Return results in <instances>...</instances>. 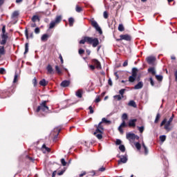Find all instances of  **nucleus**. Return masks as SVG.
Masks as SVG:
<instances>
[{
    "label": "nucleus",
    "mask_w": 177,
    "mask_h": 177,
    "mask_svg": "<svg viewBox=\"0 0 177 177\" xmlns=\"http://www.w3.org/2000/svg\"><path fill=\"white\" fill-rule=\"evenodd\" d=\"M86 42L89 45H93V48H96L99 45V39L91 37H84V39L80 41L79 44L84 45Z\"/></svg>",
    "instance_id": "obj_1"
},
{
    "label": "nucleus",
    "mask_w": 177,
    "mask_h": 177,
    "mask_svg": "<svg viewBox=\"0 0 177 177\" xmlns=\"http://www.w3.org/2000/svg\"><path fill=\"white\" fill-rule=\"evenodd\" d=\"M46 103H48V101L46 100L41 102L39 106H37V109L36 110L37 113H39V111L48 113V111H49V107L46 106Z\"/></svg>",
    "instance_id": "obj_2"
},
{
    "label": "nucleus",
    "mask_w": 177,
    "mask_h": 177,
    "mask_svg": "<svg viewBox=\"0 0 177 177\" xmlns=\"http://www.w3.org/2000/svg\"><path fill=\"white\" fill-rule=\"evenodd\" d=\"M90 21L92 27H93L96 30V31H97V32H99V34L102 35V34H103V31L102 30V28L99 26V24H97V22L93 19H91Z\"/></svg>",
    "instance_id": "obj_3"
},
{
    "label": "nucleus",
    "mask_w": 177,
    "mask_h": 177,
    "mask_svg": "<svg viewBox=\"0 0 177 177\" xmlns=\"http://www.w3.org/2000/svg\"><path fill=\"white\" fill-rule=\"evenodd\" d=\"M117 158H120L119 160H118V165H121V164H127L128 161V156L127 155L121 156L118 154L117 155Z\"/></svg>",
    "instance_id": "obj_4"
},
{
    "label": "nucleus",
    "mask_w": 177,
    "mask_h": 177,
    "mask_svg": "<svg viewBox=\"0 0 177 177\" xmlns=\"http://www.w3.org/2000/svg\"><path fill=\"white\" fill-rule=\"evenodd\" d=\"M95 131L93 133V135H96L97 133H103V131H104V128L103 125H102V122H100L97 125H95Z\"/></svg>",
    "instance_id": "obj_5"
},
{
    "label": "nucleus",
    "mask_w": 177,
    "mask_h": 177,
    "mask_svg": "<svg viewBox=\"0 0 177 177\" xmlns=\"http://www.w3.org/2000/svg\"><path fill=\"white\" fill-rule=\"evenodd\" d=\"M174 117H175V115L174 114H172L171 117L169 119V120L165 125L164 129L167 131H171V128H169V126L171 125V122H172V121H174Z\"/></svg>",
    "instance_id": "obj_6"
},
{
    "label": "nucleus",
    "mask_w": 177,
    "mask_h": 177,
    "mask_svg": "<svg viewBox=\"0 0 177 177\" xmlns=\"http://www.w3.org/2000/svg\"><path fill=\"white\" fill-rule=\"evenodd\" d=\"M131 38L129 35H120V39H118V41H131Z\"/></svg>",
    "instance_id": "obj_7"
},
{
    "label": "nucleus",
    "mask_w": 177,
    "mask_h": 177,
    "mask_svg": "<svg viewBox=\"0 0 177 177\" xmlns=\"http://www.w3.org/2000/svg\"><path fill=\"white\" fill-rule=\"evenodd\" d=\"M126 138L129 142H133L135 140V133H127Z\"/></svg>",
    "instance_id": "obj_8"
},
{
    "label": "nucleus",
    "mask_w": 177,
    "mask_h": 177,
    "mask_svg": "<svg viewBox=\"0 0 177 177\" xmlns=\"http://www.w3.org/2000/svg\"><path fill=\"white\" fill-rule=\"evenodd\" d=\"M92 63L95 66L97 70H102V64H100V62H99V60L95 59H92Z\"/></svg>",
    "instance_id": "obj_9"
},
{
    "label": "nucleus",
    "mask_w": 177,
    "mask_h": 177,
    "mask_svg": "<svg viewBox=\"0 0 177 177\" xmlns=\"http://www.w3.org/2000/svg\"><path fill=\"white\" fill-rule=\"evenodd\" d=\"M8 33H4L1 35V45H5L6 44V41H8Z\"/></svg>",
    "instance_id": "obj_10"
},
{
    "label": "nucleus",
    "mask_w": 177,
    "mask_h": 177,
    "mask_svg": "<svg viewBox=\"0 0 177 177\" xmlns=\"http://www.w3.org/2000/svg\"><path fill=\"white\" fill-rule=\"evenodd\" d=\"M148 64H154L156 62V57L149 56L146 58Z\"/></svg>",
    "instance_id": "obj_11"
},
{
    "label": "nucleus",
    "mask_w": 177,
    "mask_h": 177,
    "mask_svg": "<svg viewBox=\"0 0 177 177\" xmlns=\"http://www.w3.org/2000/svg\"><path fill=\"white\" fill-rule=\"evenodd\" d=\"M136 121H138L137 119H132L129 121V127H136Z\"/></svg>",
    "instance_id": "obj_12"
},
{
    "label": "nucleus",
    "mask_w": 177,
    "mask_h": 177,
    "mask_svg": "<svg viewBox=\"0 0 177 177\" xmlns=\"http://www.w3.org/2000/svg\"><path fill=\"white\" fill-rule=\"evenodd\" d=\"M70 85V80H64L61 82L62 88H67Z\"/></svg>",
    "instance_id": "obj_13"
},
{
    "label": "nucleus",
    "mask_w": 177,
    "mask_h": 177,
    "mask_svg": "<svg viewBox=\"0 0 177 177\" xmlns=\"http://www.w3.org/2000/svg\"><path fill=\"white\" fill-rule=\"evenodd\" d=\"M50 35L44 34L41 37V41L45 42L46 41L47 39H48V38H50Z\"/></svg>",
    "instance_id": "obj_14"
},
{
    "label": "nucleus",
    "mask_w": 177,
    "mask_h": 177,
    "mask_svg": "<svg viewBox=\"0 0 177 177\" xmlns=\"http://www.w3.org/2000/svg\"><path fill=\"white\" fill-rule=\"evenodd\" d=\"M143 88V82H139L135 86L134 89H142Z\"/></svg>",
    "instance_id": "obj_15"
},
{
    "label": "nucleus",
    "mask_w": 177,
    "mask_h": 177,
    "mask_svg": "<svg viewBox=\"0 0 177 177\" xmlns=\"http://www.w3.org/2000/svg\"><path fill=\"white\" fill-rule=\"evenodd\" d=\"M46 70H47L48 74H54L53 68H52V66L48 65L46 67Z\"/></svg>",
    "instance_id": "obj_16"
},
{
    "label": "nucleus",
    "mask_w": 177,
    "mask_h": 177,
    "mask_svg": "<svg viewBox=\"0 0 177 177\" xmlns=\"http://www.w3.org/2000/svg\"><path fill=\"white\" fill-rule=\"evenodd\" d=\"M100 122H101V125L102 124H111V121L106 120V118H103L102 119V121Z\"/></svg>",
    "instance_id": "obj_17"
},
{
    "label": "nucleus",
    "mask_w": 177,
    "mask_h": 177,
    "mask_svg": "<svg viewBox=\"0 0 177 177\" xmlns=\"http://www.w3.org/2000/svg\"><path fill=\"white\" fill-rule=\"evenodd\" d=\"M148 73H151L152 75H156V69L154 68V67L149 68Z\"/></svg>",
    "instance_id": "obj_18"
},
{
    "label": "nucleus",
    "mask_w": 177,
    "mask_h": 177,
    "mask_svg": "<svg viewBox=\"0 0 177 177\" xmlns=\"http://www.w3.org/2000/svg\"><path fill=\"white\" fill-rule=\"evenodd\" d=\"M142 147L145 150V156H147L149 154V149H147V147H146V145H145V142H142Z\"/></svg>",
    "instance_id": "obj_19"
},
{
    "label": "nucleus",
    "mask_w": 177,
    "mask_h": 177,
    "mask_svg": "<svg viewBox=\"0 0 177 177\" xmlns=\"http://www.w3.org/2000/svg\"><path fill=\"white\" fill-rule=\"evenodd\" d=\"M32 21L33 23H36L37 21H39V17H38V15H34L32 17Z\"/></svg>",
    "instance_id": "obj_20"
},
{
    "label": "nucleus",
    "mask_w": 177,
    "mask_h": 177,
    "mask_svg": "<svg viewBox=\"0 0 177 177\" xmlns=\"http://www.w3.org/2000/svg\"><path fill=\"white\" fill-rule=\"evenodd\" d=\"M136 75H131L130 77H129V82H135V80H136Z\"/></svg>",
    "instance_id": "obj_21"
},
{
    "label": "nucleus",
    "mask_w": 177,
    "mask_h": 177,
    "mask_svg": "<svg viewBox=\"0 0 177 177\" xmlns=\"http://www.w3.org/2000/svg\"><path fill=\"white\" fill-rule=\"evenodd\" d=\"M128 106H130L131 107L136 108V102H135V101L133 100H131L129 101Z\"/></svg>",
    "instance_id": "obj_22"
},
{
    "label": "nucleus",
    "mask_w": 177,
    "mask_h": 177,
    "mask_svg": "<svg viewBox=\"0 0 177 177\" xmlns=\"http://www.w3.org/2000/svg\"><path fill=\"white\" fill-rule=\"evenodd\" d=\"M19 17V11H14L12 14V19H17Z\"/></svg>",
    "instance_id": "obj_23"
},
{
    "label": "nucleus",
    "mask_w": 177,
    "mask_h": 177,
    "mask_svg": "<svg viewBox=\"0 0 177 177\" xmlns=\"http://www.w3.org/2000/svg\"><path fill=\"white\" fill-rule=\"evenodd\" d=\"M76 96L81 99V97H82V90H77L76 92Z\"/></svg>",
    "instance_id": "obj_24"
},
{
    "label": "nucleus",
    "mask_w": 177,
    "mask_h": 177,
    "mask_svg": "<svg viewBox=\"0 0 177 177\" xmlns=\"http://www.w3.org/2000/svg\"><path fill=\"white\" fill-rule=\"evenodd\" d=\"M68 23H69L70 27H73V26H74V18L70 17L68 19Z\"/></svg>",
    "instance_id": "obj_25"
},
{
    "label": "nucleus",
    "mask_w": 177,
    "mask_h": 177,
    "mask_svg": "<svg viewBox=\"0 0 177 177\" xmlns=\"http://www.w3.org/2000/svg\"><path fill=\"white\" fill-rule=\"evenodd\" d=\"M54 21H55L57 24L60 23V21H62V15L56 17L55 20Z\"/></svg>",
    "instance_id": "obj_26"
},
{
    "label": "nucleus",
    "mask_w": 177,
    "mask_h": 177,
    "mask_svg": "<svg viewBox=\"0 0 177 177\" xmlns=\"http://www.w3.org/2000/svg\"><path fill=\"white\" fill-rule=\"evenodd\" d=\"M134 145H135L137 150H140V149H142V145H140V143L139 142H135Z\"/></svg>",
    "instance_id": "obj_27"
},
{
    "label": "nucleus",
    "mask_w": 177,
    "mask_h": 177,
    "mask_svg": "<svg viewBox=\"0 0 177 177\" xmlns=\"http://www.w3.org/2000/svg\"><path fill=\"white\" fill-rule=\"evenodd\" d=\"M39 85H41V86H46V80L45 79L41 80L39 82Z\"/></svg>",
    "instance_id": "obj_28"
},
{
    "label": "nucleus",
    "mask_w": 177,
    "mask_h": 177,
    "mask_svg": "<svg viewBox=\"0 0 177 177\" xmlns=\"http://www.w3.org/2000/svg\"><path fill=\"white\" fill-rule=\"evenodd\" d=\"M119 149L120 151H122V153H125V146L124 145H120L119 146Z\"/></svg>",
    "instance_id": "obj_29"
},
{
    "label": "nucleus",
    "mask_w": 177,
    "mask_h": 177,
    "mask_svg": "<svg viewBox=\"0 0 177 177\" xmlns=\"http://www.w3.org/2000/svg\"><path fill=\"white\" fill-rule=\"evenodd\" d=\"M122 96H121L120 95H116L113 96V99H116V100H118V102H120V100H121V99H122Z\"/></svg>",
    "instance_id": "obj_30"
},
{
    "label": "nucleus",
    "mask_w": 177,
    "mask_h": 177,
    "mask_svg": "<svg viewBox=\"0 0 177 177\" xmlns=\"http://www.w3.org/2000/svg\"><path fill=\"white\" fill-rule=\"evenodd\" d=\"M132 75H133V76L138 75V68H132Z\"/></svg>",
    "instance_id": "obj_31"
},
{
    "label": "nucleus",
    "mask_w": 177,
    "mask_h": 177,
    "mask_svg": "<svg viewBox=\"0 0 177 177\" xmlns=\"http://www.w3.org/2000/svg\"><path fill=\"white\" fill-rule=\"evenodd\" d=\"M160 142H165L167 139V136L162 135L159 137Z\"/></svg>",
    "instance_id": "obj_32"
},
{
    "label": "nucleus",
    "mask_w": 177,
    "mask_h": 177,
    "mask_svg": "<svg viewBox=\"0 0 177 177\" xmlns=\"http://www.w3.org/2000/svg\"><path fill=\"white\" fill-rule=\"evenodd\" d=\"M42 149H45V150H46V151H47V153H50V148L47 147L45 144H44L42 145Z\"/></svg>",
    "instance_id": "obj_33"
},
{
    "label": "nucleus",
    "mask_w": 177,
    "mask_h": 177,
    "mask_svg": "<svg viewBox=\"0 0 177 177\" xmlns=\"http://www.w3.org/2000/svg\"><path fill=\"white\" fill-rule=\"evenodd\" d=\"M126 120H128V114L123 113L122 115V121H125Z\"/></svg>",
    "instance_id": "obj_34"
},
{
    "label": "nucleus",
    "mask_w": 177,
    "mask_h": 177,
    "mask_svg": "<svg viewBox=\"0 0 177 177\" xmlns=\"http://www.w3.org/2000/svg\"><path fill=\"white\" fill-rule=\"evenodd\" d=\"M103 133H98L97 134L95 135V136H96V138H97V139L100 140L103 138V136H102Z\"/></svg>",
    "instance_id": "obj_35"
},
{
    "label": "nucleus",
    "mask_w": 177,
    "mask_h": 177,
    "mask_svg": "<svg viewBox=\"0 0 177 177\" xmlns=\"http://www.w3.org/2000/svg\"><path fill=\"white\" fill-rule=\"evenodd\" d=\"M56 23L55 21H52L50 23V26H49V28L50 29H52L53 28V27H55V26H56Z\"/></svg>",
    "instance_id": "obj_36"
},
{
    "label": "nucleus",
    "mask_w": 177,
    "mask_h": 177,
    "mask_svg": "<svg viewBox=\"0 0 177 177\" xmlns=\"http://www.w3.org/2000/svg\"><path fill=\"white\" fill-rule=\"evenodd\" d=\"M125 88H122L119 91L120 95H121L122 97H124V93H125Z\"/></svg>",
    "instance_id": "obj_37"
},
{
    "label": "nucleus",
    "mask_w": 177,
    "mask_h": 177,
    "mask_svg": "<svg viewBox=\"0 0 177 177\" xmlns=\"http://www.w3.org/2000/svg\"><path fill=\"white\" fill-rule=\"evenodd\" d=\"M0 55H5V47L0 46Z\"/></svg>",
    "instance_id": "obj_38"
},
{
    "label": "nucleus",
    "mask_w": 177,
    "mask_h": 177,
    "mask_svg": "<svg viewBox=\"0 0 177 177\" xmlns=\"http://www.w3.org/2000/svg\"><path fill=\"white\" fill-rule=\"evenodd\" d=\"M75 10H76V12H77V13H80V12H82V8L81 7L78 6V5H77Z\"/></svg>",
    "instance_id": "obj_39"
},
{
    "label": "nucleus",
    "mask_w": 177,
    "mask_h": 177,
    "mask_svg": "<svg viewBox=\"0 0 177 177\" xmlns=\"http://www.w3.org/2000/svg\"><path fill=\"white\" fill-rule=\"evenodd\" d=\"M55 71H57V74H62V70H60L59 66H55Z\"/></svg>",
    "instance_id": "obj_40"
},
{
    "label": "nucleus",
    "mask_w": 177,
    "mask_h": 177,
    "mask_svg": "<svg viewBox=\"0 0 177 177\" xmlns=\"http://www.w3.org/2000/svg\"><path fill=\"white\" fill-rule=\"evenodd\" d=\"M124 25H122V24H119L118 30L124 31Z\"/></svg>",
    "instance_id": "obj_41"
},
{
    "label": "nucleus",
    "mask_w": 177,
    "mask_h": 177,
    "mask_svg": "<svg viewBox=\"0 0 177 177\" xmlns=\"http://www.w3.org/2000/svg\"><path fill=\"white\" fill-rule=\"evenodd\" d=\"M26 53H28V43H26V44H25L24 55H26Z\"/></svg>",
    "instance_id": "obj_42"
},
{
    "label": "nucleus",
    "mask_w": 177,
    "mask_h": 177,
    "mask_svg": "<svg viewBox=\"0 0 177 177\" xmlns=\"http://www.w3.org/2000/svg\"><path fill=\"white\" fill-rule=\"evenodd\" d=\"M61 163L63 167H66V165H67V162H66V160H64V158L61 159Z\"/></svg>",
    "instance_id": "obj_43"
},
{
    "label": "nucleus",
    "mask_w": 177,
    "mask_h": 177,
    "mask_svg": "<svg viewBox=\"0 0 177 177\" xmlns=\"http://www.w3.org/2000/svg\"><path fill=\"white\" fill-rule=\"evenodd\" d=\"M156 80H158V81H162V75H156Z\"/></svg>",
    "instance_id": "obj_44"
},
{
    "label": "nucleus",
    "mask_w": 177,
    "mask_h": 177,
    "mask_svg": "<svg viewBox=\"0 0 177 177\" xmlns=\"http://www.w3.org/2000/svg\"><path fill=\"white\" fill-rule=\"evenodd\" d=\"M122 128H127V125L124 120H122V122L120 125Z\"/></svg>",
    "instance_id": "obj_45"
},
{
    "label": "nucleus",
    "mask_w": 177,
    "mask_h": 177,
    "mask_svg": "<svg viewBox=\"0 0 177 177\" xmlns=\"http://www.w3.org/2000/svg\"><path fill=\"white\" fill-rule=\"evenodd\" d=\"M138 131L140 132V133H143V131H145V127H138Z\"/></svg>",
    "instance_id": "obj_46"
},
{
    "label": "nucleus",
    "mask_w": 177,
    "mask_h": 177,
    "mask_svg": "<svg viewBox=\"0 0 177 177\" xmlns=\"http://www.w3.org/2000/svg\"><path fill=\"white\" fill-rule=\"evenodd\" d=\"M160 120V113H158L156 115V119H155V124H157L158 122V120Z\"/></svg>",
    "instance_id": "obj_47"
},
{
    "label": "nucleus",
    "mask_w": 177,
    "mask_h": 177,
    "mask_svg": "<svg viewBox=\"0 0 177 177\" xmlns=\"http://www.w3.org/2000/svg\"><path fill=\"white\" fill-rule=\"evenodd\" d=\"M25 35H26V39H28L30 37L28 36V29H27V28H26V30H25Z\"/></svg>",
    "instance_id": "obj_48"
},
{
    "label": "nucleus",
    "mask_w": 177,
    "mask_h": 177,
    "mask_svg": "<svg viewBox=\"0 0 177 177\" xmlns=\"http://www.w3.org/2000/svg\"><path fill=\"white\" fill-rule=\"evenodd\" d=\"M149 82L151 86H154V80H153V77H149Z\"/></svg>",
    "instance_id": "obj_49"
},
{
    "label": "nucleus",
    "mask_w": 177,
    "mask_h": 177,
    "mask_svg": "<svg viewBox=\"0 0 177 177\" xmlns=\"http://www.w3.org/2000/svg\"><path fill=\"white\" fill-rule=\"evenodd\" d=\"M103 15L104 19H109V13H107V11H104Z\"/></svg>",
    "instance_id": "obj_50"
},
{
    "label": "nucleus",
    "mask_w": 177,
    "mask_h": 177,
    "mask_svg": "<svg viewBox=\"0 0 177 177\" xmlns=\"http://www.w3.org/2000/svg\"><path fill=\"white\" fill-rule=\"evenodd\" d=\"M6 71L3 68H0V74H5Z\"/></svg>",
    "instance_id": "obj_51"
},
{
    "label": "nucleus",
    "mask_w": 177,
    "mask_h": 177,
    "mask_svg": "<svg viewBox=\"0 0 177 177\" xmlns=\"http://www.w3.org/2000/svg\"><path fill=\"white\" fill-rule=\"evenodd\" d=\"M35 32L36 33V34H39V32H41V30L39 29V28H35Z\"/></svg>",
    "instance_id": "obj_52"
},
{
    "label": "nucleus",
    "mask_w": 177,
    "mask_h": 177,
    "mask_svg": "<svg viewBox=\"0 0 177 177\" xmlns=\"http://www.w3.org/2000/svg\"><path fill=\"white\" fill-rule=\"evenodd\" d=\"M17 74H15V76H14V80H13V83L14 84H16V82H17Z\"/></svg>",
    "instance_id": "obj_53"
},
{
    "label": "nucleus",
    "mask_w": 177,
    "mask_h": 177,
    "mask_svg": "<svg viewBox=\"0 0 177 177\" xmlns=\"http://www.w3.org/2000/svg\"><path fill=\"white\" fill-rule=\"evenodd\" d=\"M88 110H90V114H93L94 111H93V108L92 107V106H90L88 107Z\"/></svg>",
    "instance_id": "obj_54"
},
{
    "label": "nucleus",
    "mask_w": 177,
    "mask_h": 177,
    "mask_svg": "<svg viewBox=\"0 0 177 177\" xmlns=\"http://www.w3.org/2000/svg\"><path fill=\"white\" fill-rule=\"evenodd\" d=\"M121 143H122V141H121V140L120 139L116 140L115 145H121Z\"/></svg>",
    "instance_id": "obj_55"
},
{
    "label": "nucleus",
    "mask_w": 177,
    "mask_h": 177,
    "mask_svg": "<svg viewBox=\"0 0 177 177\" xmlns=\"http://www.w3.org/2000/svg\"><path fill=\"white\" fill-rule=\"evenodd\" d=\"M85 53V50L82 48H80L79 50V55H84V53Z\"/></svg>",
    "instance_id": "obj_56"
},
{
    "label": "nucleus",
    "mask_w": 177,
    "mask_h": 177,
    "mask_svg": "<svg viewBox=\"0 0 177 177\" xmlns=\"http://www.w3.org/2000/svg\"><path fill=\"white\" fill-rule=\"evenodd\" d=\"M165 124H167V119H164L162 122L160 123V127H162L165 125Z\"/></svg>",
    "instance_id": "obj_57"
},
{
    "label": "nucleus",
    "mask_w": 177,
    "mask_h": 177,
    "mask_svg": "<svg viewBox=\"0 0 177 177\" xmlns=\"http://www.w3.org/2000/svg\"><path fill=\"white\" fill-rule=\"evenodd\" d=\"M89 174L90 176H95V175H96V172H95V171L93 170L92 171H90Z\"/></svg>",
    "instance_id": "obj_58"
},
{
    "label": "nucleus",
    "mask_w": 177,
    "mask_h": 177,
    "mask_svg": "<svg viewBox=\"0 0 177 177\" xmlns=\"http://www.w3.org/2000/svg\"><path fill=\"white\" fill-rule=\"evenodd\" d=\"M6 26H3L2 28V34H6Z\"/></svg>",
    "instance_id": "obj_59"
},
{
    "label": "nucleus",
    "mask_w": 177,
    "mask_h": 177,
    "mask_svg": "<svg viewBox=\"0 0 177 177\" xmlns=\"http://www.w3.org/2000/svg\"><path fill=\"white\" fill-rule=\"evenodd\" d=\"M100 172H104L106 171V167H102L98 169Z\"/></svg>",
    "instance_id": "obj_60"
},
{
    "label": "nucleus",
    "mask_w": 177,
    "mask_h": 177,
    "mask_svg": "<svg viewBox=\"0 0 177 177\" xmlns=\"http://www.w3.org/2000/svg\"><path fill=\"white\" fill-rule=\"evenodd\" d=\"M32 82H33L34 86H37V78L36 77H34V79L32 80Z\"/></svg>",
    "instance_id": "obj_61"
},
{
    "label": "nucleus",
    "mask_w": 177,
    "mask_h": 177,
    "mask_svg": "<svg viewBox=\"0 0 177 177\" xmlns=\"http://www.w3.org/2000/svg\"><path fill=\"white\" fill-rule=\"evenodd\" d=\"M118 131L120 132V133H124V130L122 129V127L121 126H119Z\"/></svg>",
    "instance_id": "obj_62"
},
{
    "label": "nucleus",
    "mask_w": 177,
    "mask_h": 177,
    "mask_svg": "<svg viewBox=\"0 0 177 177\" xmlns=\"http://www.w3.org/2000/svg\"><path fill=\"white\" fill-rule=\"evenodd\" d=\"M88 67H89L90 70H92V71H93V70H95V68H96V67H95V65H89Z\"/></svg>",
    "instance_id": "obj_63"
},
{
    "label": "nucleus",
    "mask_w": 177,
    "mask_h": 177,
    "mask_svg": "<svg viewBox=\"0 0 177 177\" xmlns=\"http://www.w3.org/2000/svg\"><path fill=\"white\" fill-rule=\"evenodd\" d=\"M128 66V60H125L123 63V67H127Z\"/></svg>",
    "instance_id": "obj_64"
}]
</instances>
